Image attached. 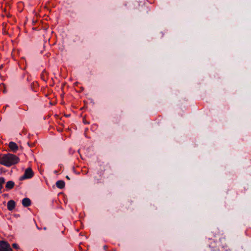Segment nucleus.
I'll return each mask as SVG.
<instances>
[{"instance_id": "nucleus-11", "label": "nucleus", "mask_w": 251, "mask_h": 251, "mask_svg": "<svg viewBox=\"0 0 251 251\" xmlns=\"http://www.w3.org/2000/svg\"><path fill=\"white\" fill-rule=\"evenodd\" d=\"M66 177L68 179L70 180V177H69L68 176H66Z\"/></svg>"}, {"instance_id": "nucleus-10", "label": "nucleus", "mask_w": 251, "mask_h": 251, "mask_svg": "<svg viewBox=\"0 0 251 251\" xmlns=\"http://www.w3.org/2000/svg\"><path fill=\"white\" fill-rule=\"evenodd\" d=\"M12 246L13 248H16V249H17L18 248V245L17 244H15V243H14L12 244Z\"/></svg>"}, {"instance_id": "nucleus-3", "label": "nucleus", "mask_w": 251, "mask_h": 251, "mask_svg": "<svg viewBox=\"0 0 251 251\" xmlns=\"http://www.w3.org/2000/svg\"><path fill=\"white\" fill-rule=\"evenodd\" d=\"M0 251H12V249L7 242L0 241Z\"/></svg>"}, {"instance_id": "nucleus-9", "label": "nucleus", "mask_w": 251, "mask_h": 251, "mask_svg": "<svg viewBox=\"0 0 251 251\" xmlns=\"http://www.w3.org/2000/svg\"><path fill=\"white\" fill-rule=\"evenodd\" d=\"M5 182V179L3 177H0V191L2 188V185Z\"/></svg>"}, {"instance_id": "nucleus-12", "label": "nucleus", "mask_w": 251, "mask_h": 251, "mask_svg": "<svg viewBox=\"0 0 251 251\" xmlns=\"http://www.w3.org/2000/svg\"><path fill=\"white\" fill-rule=\"evenodd\" d=\"M44 229L45 230H46V227H44Z\"/></svg>"}, {"instance_id": "nucleus-2", "label": "nucleus", "mask_w": 251, "mask_h": 251, "mask_svg": "<svg viewBox=\"0 0 251 251\" xmlns=\"http://www.w3.org/2000/svg\"><path fill=\"white\" fill-rule=\"evenodd\" d=\"M33 176V172L30 168H27L23 176L21 177V179L23 180L31 178Z\"/></svg>"}, {"instance_id": "nucleus-8", "label": "nucleus", "mask_w": 251, "mask_h": 251, "mask_svg": "<svg viewBox=\"0 0 251 251\" xmlns=\"http://www.w3.org/2000/svg\"><path fill=\"white\" fill-rule=\"evenodd\" d=\"M56 186L60 189H62L65 186V183L62 180H58L56 183Z\"/></svg>"}, {"instance_id": "nucleus-7", "label": "nucleus", "mask_w": 251, "mask_h": 251, "mask_svg": "<svg viewBox=\"0 0 251 251\" xmlns=\"http://www.w3.org/2000/svg\"><path fill=\"white\" fill-rule=\"evenodd\" d=\"M14 186V182L12 181H8L6 182L5 187L7 189H11Z\"/></svg>"}, {"instance_id": "nucleus-6", "label": "nucleus", "mask_w": 251, "mask_h": 251, "mask_svg": "<svg viewBox=\"0 0 251 251\" xmlns=\"http://www.w3.org/2000/svg\"><path fill=\"white\" fill-rule=\"evenodd\" d=\"M30 204L31 201L28 198H24L22 200V204L25 207L29 206Z\"/></svg>"}, {"instance_id": "nucleus-1", "label": "nucleus", "mask_w": 251, "mask_h": 251, "mask_svg": "<svg viewBox=\"0 0 251 251\" xmlns=\"http://www.w3.org/2000/svg\"><path fill=\"white\" fill-rule=\"evenodd\" d=\"M19 158L13 154H0V164L6 167L16 164L19 162Z\"/></svg>"}, {"instance_id": "nucleus-4", "label": "nucleus", "mask_w": 251, "mask_h": 251, "mask_svg": "<svg viewBox=\"0 0 251 251\" xmlns=\"http://www.w3.org/2000/svg\"><path fill=\"white\" fill-rule=\"evenodd\" d=\"M7 206L8 210H13L15 207V201L13 200H10L7 202Z\"/></svg>"}, {"instance_id": "nucleus-5", "label": "nucleus", "mask_w": 251, "mask_h": 251, "mask_svg": "<svg viewBox=\"0 0 251 251\" xmlns=\"http://www.w3.org/2000/svg\"><path fill=\"white\" fill-rule=\"evenodd\" d=\"M9 147L12 151L15 152H16L18 149L17 145L13 142H10L9 143Z\"/></svg>"}]
</instances>
